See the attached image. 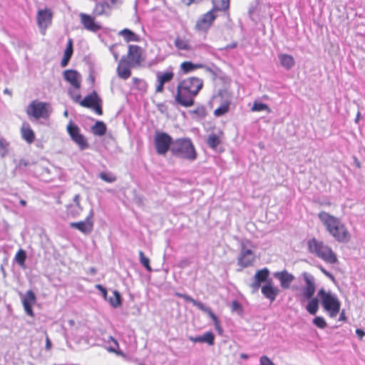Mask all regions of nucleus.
I'll return each instance as SVG.
<instances>
[{
  "instance_id": "56",
  "label": "nucleus",
  "mask_w": 365,
  "mask_h": 365,
  "mask_svg": "<svg viewBox=\"0 0 365 365\" xmlns=\"http://www.w3.org/2000/svg\"><path fill=\"white\" fill-rule=\"evenodd\" d=\"M96 287H97L99 290H101V291L102 292V293H103V294L104 297H106V295H107V291H106V289L104 287H103L101 284H98V285H96Z\"/></svg>"
},
{
  "instance_id": "25",
  "label": "nucleus",
  "mask_w": 365,
  "mask_h": 365,
  "mask_svg": "<svg viewBox=\"0 0 365 365\" xmlns=\"http://www.w3.org/2000/svg\"><path fill=\"white\" fill-rule=\"evenodd\" d=\"M21 136L28 143H32L35 139V134L29 123H24L21 129Z\"/></svg>"
},
{
  "instance_id": "5",
  "label": "nucleus",
  "mask_w": 365,
  "mask_h": 365,
  "mask_svg": "<svg viewBox=\"0 0 365 365\" xmlns=\"http://www.w3.org/2000/svg\"><path fill=\"white\" fill-rule=\"evenodd\" d=\"M318 297L320 298L321 303L324 309L329 314L331 318L336 317L339 312L341 303L336 295L321 289L318 292Z\"/></svg>"
},
{
  "instance_id": "41",
  "label": "nucleus",
  "mask_w": 365,
  "mask_h": 365,
  "mask_svg": "<svg viewBox=\"0 0 365 365\" xmlns=\"http://www.w3.org/2000/svg\"><path fill=\"white\" fill-rule=\"evenodd\" d=\"M139 257H140V262L141 263V264L145 267V268L150 272L151 271V267L150 266V259L149 258H148L147 257H145L144 255V253L143 251H140L139 252Z\"/></svg>"
},
{
  "instance_id": "47",
  "label": "nucleus",
  "mask_w": 365,
  "mask_h": 365,
  "mask_svg": "<svg viewBox=\"0 0 365 365\" xmlns=\"http://www.w3.org/2000/svg\"><path fill=\"white\" fill-rule=\"evenodd\" d=\"M269 109V107L267 104L259 103V102H255L252 107V111H262V110H267Z\"/></svg>"
},
{
  "instance_id": "27",
  "label": "nucleus",
  "mask_w": 365,
  "mask_h": 365,
  "mask_svg": "<svg viewBox=\"0 0 365 365\" xmlns=\"http://www.w3.org/2000/svg\"><path fill=\"white\" fill-rule=\"evenodd\" d=\"M73 53V41L71 39H69L67 43V47L64 51L63 57L61 62V66L62 67H66Z\"/></svg>"
},
{
  "instance_id": "62",
  "label": "nucleus",
  "mask_w": 365,
  "mask_h": 365,
  "mask_svg": "<svg viewBox=\"0 0 365 365\" xmlns=\"http://www.w3.org/2000/svg\"><path fill=\"white\" fill-rule=\"evenodd\" d=\"M345 318H346V317H345L344 311H343V312L341 313L340 316H339V320H341H341H344V319H345Z\"/></svg>"
},
{
  "instance_id": "19",
  "label": "nucleus",
  "mask_w": 365,
  "mask_h": 365,
  "mask_svg": "<svg viewBox=\"0 0 365 365\" xmlns=\"http://www.w3.org/2000/svg\"><path fill=\"white\" fill-rule=\"evenodd\" d=\"M262 294L271 302H274L277 296L279 293V289L273 286L272 282H268L266 284L263 285L261 289Z\"/></svg>"
},
{
  "instance_id": "48",
  "label": "nucleus",
  "mask_w": 365,
  "mask_h": 365,
  "mask_svg": "<svg viewBox=\"0 0 365 365\" xmlns=\"http://www.w3.org/2000/svg\"><path fill=\"white\" fill-rule=\"evenodd\" d=\"M260 365H275L267 356H262L259 359Z\"/></svg>"
},
{
  "instance_id": "49",
  "label": "nucleus",
  "mask_w": 365,
  "mask_h": 365,
  "mask_svg": "<svg viewBox=\"0 0 365 365\" xmlns=\"http://www.w3.org/2000/svg\"><path fill=\"white\" fill-rule=\"evenodd\" d=\"M319 269L321 272L327 277H329L330 279H331L333 282L335 280L334 277L332 274H331L329 272L326 270L322 266H319Z\"/></svg>"
},
{
  "instance_id": "52",
  "label": "nucleus",
  "mask_w": 365,
  "mask_h": 365,
  "mask_svg": "<svg viewBox=\"0 0 365 365\" xmlns=\"http://www.w3.org/2000/svg\"><path fill=\"white\" fill-rule=\"evenodd\" d=\"M189 339L192 342H200L202 343V335L197 336H189Z\"/></svg>"
},
{
  "instance_id": "63",
  "label": "nucleus",
  "mask_w": 365,
  "mask_h": 365,
  "mask_svg": "<svg viewBox=\"0 0 365 365\" xmlns=\"http://www.w3.org/2000/svg\"><path fill=\"white\" fill-rule=\"evenodd\" d=\"M240 357L243 359H247L248 355H247L246 354H241Z\"/></svg>"
},
{
  "instance_id": "35",
  "label": "nucleus",
  "mask_w": 365,
  "mask_h": 365,
  "mask_svg": "<svg viewBox=\"0 0 365 365\" xmlns=\"http://www.w3.org/2000/svg\"><path fill=\"white\" fill-rule=\"evenodd\" d=\"M67 131L69 135L71 136L72 140L76 136H79L81 135V133H80L79 128L76 125L72 123L71 122H70L69 124L67 125Z\"/></svg>"
},
{
  "instance_id": "60",
  "label": "nucleus",
  "mask_w": 365,
  "mask_h": 365,
  "mask_svg": "<svg viewBox=\"0 0 365 365\" xmlns=\"http://www.w3.org/2000/svg\"><path fill=\"white\" fill-rule=\"evenodd\" d=\"M51 347V342L48 338V336H46V349L47 350H49Z\"/></svg>"
},
{
  "instance_id": "54",
  "label": "nucleus",
  "mask_w": 365,
  "mask_h": 365,
  "mask_svg": "<svg viewBox=\"0 0 365 365\" xmlns=\"http://www.w3.org/2000/svg\"><path fill=\"white\" fill-rule=\"evenodd\" d=\"M110 51H111L114 58L115 61L118 60V53L117 51H115V46H112L110 48Z\"/></svg>"
},
{
  "instance_id": "1",
  "label": "nucleus",
  "mask_w": 365,
  "mask_h": 365,
  "mask_svg": "<svg viewBox=\"0 0 365 365\" xmlns=\"http://www.w3.org/2000/svg\"><path fill=\"white\" fill-rule=\"evenodd\" d=\"M202 79L189 77L180 81L177 87L175 101L180 106L187 108L194 105V99L203 87Z\"/></svg>"
},
{
  "instance_id": "46",
  "label": "nucleus",
  "mask_w": 365,
  "mask_h": 365,
  "mask_svg": "<svg viewBox=\"0 0 365 365\" xmlns=\"http://www.w3.org/2000/svg\"><path fill=\"white\" fill-rule=\"evenodd\" d=\"M133 84L139 89V90H145L147 88L146 82L143 80L138 78H133Z\"/></svg>"
},
{
  "instance_id": "58",
  "label": "nucleus",
  "mask_w": 365,
  "mask_h": 365,
  "mask_svg": "<svg viewBox=\"0 0 365 365\" xmlns=\"http://www.w3.org/2000/svg\"><path fill=\"white\" fill-rule=\"evenodd\" d=\"M111 339H112V341H113V344H114V345H115V347H114V346H111V347L109 349V350H110V351H113V352H115V347H118V344L117 341H116V340H115L114 339L111 338Z\"/></svg>"
},
{
  "instance_id": "13",
  "label": "nucleus",
  "mask_w": 365,
  "mask_h": 365,
  "mask_svg": "<svg viewBox=\"0 0 365 365\" xmlns=\"http://www.w3.org/2000/svg\"><path fill=\"white\" fill-rule=\"evenodd\" d=\"M93 215V210L91 209L85 220L71 222L70 224L71 227L76 228L83 234L91 233L93 228V222L92 221Z\"/></svg>"
},
{
  "instance_id": "6",
  "label": "nucleus",
  "mask_w": 365,
  "mask_h": 365,
  "mask_svg": "<svg viewBox=\"0 0 365 365\" xmlns=\"http://www.w3.org/2000/svg\"><path fill=\"white\" fill-rule=\"evenodd\" d=\"M63 76L64 79L71 85L72 89H69L68 93L75 102H78L81 95L76 93L79 90L81 85L82 76L76 70L68 69L63 71Z\"/></svg>"
},
{
  "instance_id": "23",
  "label": "nucleus",
  "mask_w": 365,
  "mask_h": 365,
  "mask_svg": "<svg viewBox=\"0 0 365 365\" xmlns=\"http://www.w3.org/2000/svg\"><path fill=\"white\" fill-rule=\"evenodd\" d=\"M111 11V6L107 1L97 3L93 9L94 16L109 15Z\"/></svg>"
},
{
  "instance_id": "39",
  "label": "nucleus",
  "mask_w": 365,
  "mask_h": 365,
  "mask_svg": "<svg viewBox=\"0 0 365 365\" xmlns=\"http://www.w3.org/2000/svg\"><path fill=\"white\" fill-rule=\"evenodd\" d=\"M175 46L179 50H188L190 48L189 42L187 40L180 38H177L175 41Z\"/></svg>"
},
{
  "instance_id": "14",
  "label": "nucleus",
  "mask_w": 365,
  "mask_h": 365,
  "mask_svg": "<svg viewBox=\"0 0 365 365\" xmlns=\"http://www.w3.org/2000/svg\"><path fill=\"white\" fill-rule=\"evenodd\" d=\"M302 277L306 284L302 289L303 295L305 298L310 299L316 291L315 279L312 274L308 272L302 273Z\"/></svg>"
},
{
  "instance_id": "17",
  "label": "nucleus",
  "mask_w": 365,
  "mask_h": 365,
  "mask_svg": "<svg viewBox=\"0 0 365 365\" xmlns=\"http://www.w3.org/2000/svg\"><path fill=\"white\" fill-rule=\"evenodd\" d=\"M185 301L191 302L194 306L197 307L200 310L207 313L209 317L213 320L216 329L219 327V322L216 315L212 312L210 308L206 307L203 303L197 301L192 298L191 297L184 294L182 297Z\"/></svg>"
},
{
  "instance_id": "61",
  "label": "nucleus",
  "mask_w": 365,
  "mask_h": 365,
  "mask_svg": "<svg viewBox=\"0 0 365 365\" xmlns=\"http://www.w3.org/2000/svg\"><path fill=\"white\" fill-rule=\"evenodd\" d=\"M201 1H202V0H188V1H187V5H190V4H192V3H199V2H200Z\"/></svg>"
},
{
  "instance_id": "8",
  "label": "nucleus",
  "mask_w": 365,
  "mask_h": 365,
  "mask_svg": "<svg viewBox=\"0 0 365 365\" xmlns=\"http://www.w3.org/2000/svg\"><path fill=\"white\" fill-rule=\"evenodd\" d=\"M232 98V93L227 89L219 90L212 98L213 103L216 102L220 104L219 107L215 110L214 115L220 117L227 113L229 111Z\"/></svg>"
},
{
  "instance_id": "18",
  "label": "nucleus",
  "mask_w": 365,
  "mask_h": 365,
  "mask_svg": "<svg viewBox=\"0 0 365 365\" xmlns=\"http://www.w3.org/2000/svg\"><path fill=\"white\" fill-rule=\"evenodd\" d=\"M174 73L172 71L158 72L157 73V81L155 92L162 93L164 91V85L173 80Z\"/></svg>"
},
{
  "instance_id": "21",
  "label": "nucleus",
  "mask_w": 365,
  "mask_h": 365,
  "mask_svg": "<svg viewBox=\"0 0 365 365\" xmlns=\"http://www.w3.org/2000/svg\"><path fill=\"white\" fill-rule=\"evenodd\" d=\"M274 276L276 279L279 280L280 285L283 289H288L294 279V275L287 272L286 270L275 272Z\"/></svg>"
},
{
  "instance_id": "32",
  "label": "nucleus",
  "mask_w": 365,
  "mask_h": 365,
  "mask_svg": "<svg viewBox=\"0 0 365 365\" xmlns=\"http://www.w3.org/2000/svg\"><path fill=\"white\" fill-rule=\"evenodd\" d=\"M269 274V271L267 268L262 269L256 272L255 274V279L258 282H264L267 281Z\"/></svg>"
},
{
  "instance_id": "34",
  "label": "nucleus",
  "mask_w": 365,
  "mask_h": 365,
  "mask_svg": "<svg viewBox=\"0 0 365 365\" xmlns=\"http://www.w3.org/2000/svg\"><path fill=\"white\" fill-rule=\"evenodd\" d=\"M108 301L110 305L114 308H117L118 307L120 306L121 297L120 293L116 290L113 291V296L109 298Z\"/></svg>"
},
{
  "instance_id": "12",
  "label": "nucleus",
  "mask_w": 365,
  "mask_h": 365,
  "mask_svg": "<svg viewBox=\"0 0 365 365\" xmlns=\"http://www.w3.org/2000/svg\"><path fill=\"white\" fill-rule=\"evenodd\" d=\"M95 16L85 13L79 14L80 21L83 27L93 33H96L102 29L101 24L96 21Z\"/></svg>"
},
{
  "instance_id": "24",
  "label": "nucleus",
  "mask_w": 365,
  "mask_h": 365,
  "mask_svg": "<svg viewBox=\"0 0 365 365\" xmlns=\"http://www.w3.org/2000/svg\"><path fill=\"white\" fill-rule=\"evenodd\" d=\"M278 58L280 65L287 70L291 69L295 64L294 58L291 55L279 53Z\"/></svg>"
},
{
  "instance_id": "45",
  "label": "nucleus",
  "mask_w": 365,
  "mask_h": 365,
  "mask_svg": "<svg viewBox=\"0 0 365 365\" xmlns=\"http://www.w3.org/2000/svg\"><path fill=\"white\" fill-rule=\"evenodd\" d=\"M99 177L107 182H113L116 180V178L113 174L105 172L101 173Z\"/></svg>"
},
{
  "instance_id": "30",
  "label": "nucleus",
  "mask_w": 365,
  "mask_h": 365,
  "mask_svg": "<svg viewBox=\"0 0 365 365\" xmlns=\"http://www.w3.org/2000/svg\"><path fill=\"white\" fill-rule=\"evenodd\" d=\"M212 4L213 11L215 10L225 11L229 8L230 0H212Z\"/></svg>"
},
{
  "instance_id": "64",
  "label": "nucleus",
  "mask_w": 365,
  "mask_h": 365,
  "mask_svg": "<svg viewBox=\"0 0 365 365\" xmlns=\"http://www.w3.org/2000/svg\"><path fill=\"white\" fill-rule=\"evenodd\" d=\"M19 203H20V205H22V206H26V200H21L19 201Z\"/></svg>"
},
{
  "instance_id": "28",
  "label": "nucleus",
  "mask_w": 365,
  "mask_h": 365,
  "mask_svg": "<svg viewBox=\"0 0 365 365\" xmlns=\"http://www.w3.org/2000/svg\"><path fill=\"white\" fill-rule=\"evenodd\" d=\"M306 309L312 315H314L319 309V299L316 297L309 299Z\"/></svg>"
},
{
  "instance_id": "7",
  "label": "nucleus",
  "mask_w": 365,
  "mask_h": 365,
  "mask_svg": "<svg viewBox=\"0 0 365 365\" xmlns=\"http://www.w3.org/2000/svg\"><path fill=\"white\" fill-rule=\"evenodd\" d=\"M52 112L51 106L45 102L33 101L26 108V113L29 116L35 119H48Z\"/></svg>"
},
{
  "instance_id": "53",
  "label": "nucleus",
  "mask_w": 365,
  "mask_h": 365,
  "mask_svg": "<svg viewBox=\"0 0 365 365\" xmlns=\"http://www.w3.org/2000/svg\"><path fill=\"white\" fill-rule=\"evenodd\" d=\"M356 334L360 340H361L362 338L365 336V332L361 329H357L356 330Z\"/></svg>"
},
{
  "instance_id": "22",
  "label": "nucleus",
  "mask_w": 365,
  "mask_h": 365,
  "mask_svg": "<svg viewBox=\"0 0 365 365\" xmlns=\"http://www.w3.org/2000/svg\"><path fill=\"white\" fill-rule=\"evenodd\" d=\"M82 210L83 208L80 204V195L76 194L73 197V204L67 207L68 214L75 217L78 216Z\"/></svg>"
},
{
  "instance_id": "43",
  "label": "nucleus",
  "mask_w": 365,
  "mask_h": 365,
  "mask_svg": "<svg viewBox=\"0 0 365 365\" xmlns=\"http://www.w3.org/2000/svg\"><path fill=\"white\" fill-rule=\"evenodd\" d=\"M215 336L210 332H206L203 335H202V343H207L209 345H212L214 344Z\"/></svg>"
},
{
  "instance_id": "10",
  "label": "nucleus",
  "mask_w": 365,
  "mask_h": 365,
  "mask_svg": "<svg viewBox=\"0 0 365 365\" xmlns=\"http://www.w3.org/2000/svg\"><path fill=\"white\" fill-rule=\"evenodd\" d=\"M172 138L167 133L157 131L154 138L156 152L158 154L164 155L169 149L171 150L173 142Z\"/></svg>"
},
{
  "instance_id": "55",
  "label": "nucleus",
  "mask_w": 365,
  "mask_h": 365,
  "mask_svg": "<svg viewBox=\"0 0 365 365\" xmlns=\"http://www.w3.org/2000/svg\"><path fill=\"white\" fill-rule=\"evenodd\" d=\"M188 264H189V261H188V259H182L179 262V267H182V268L187 267Z\"/></svg>"
},
{
  "instance_id": "40",
  "label": "nucleus",
  "mask_w": 365,
  "mask_h": 365,
  "mask_svg": "<svg viewBox=\"0 0 365 365\" xmlns=\"http://www.w3.org/2000/svg\"><path fill=\"white\" fill-rule=\"evenodd\" d=\"M207 143L210 148L215 149L220 143V140L217 135L212 134L208 136Z\"/></svg>"
},
{
  "instance_id": "20",
  "label": "nucleus",
  "mask_w": 365,
  "mask_h": 365,
  "mask_svg": "<svg viewBox=\"0 0 365 365\" xmlns=\"http://www.w3.org/2000/svg\"><path fill=\"white\" fill-rule=\"evenodd\" d=\"M132 67L133 66L125 61V57L123 56L117 68L118 76L123 79H128L131 75L130 68Z\"/></svg>"
},
{
  "instance_id": "16",
  "label": "nucleus",
  "mask_w": 365,
  "mask_h": 365,
  "mask_svg": "<svg viewBox=\"0 0 365 365\" xmlns=\"http://www.w3.org/2000/svg\"><path fill=\"white\" fill-rule=\"evenodd\" d=\"M125 57V61H128L130 65L137 66L141 61V48L137 45H130L128 51Z\"/></svg>"
},
{
  "instance_id": "37",
  "label": "nucleus",
  "mask_w": 365,
  "mask_h": 365,
  "mask_svg": "<svg viewBox=\"0 0 365 365\" xmlns=\"http://www.w3.org/2000/svg\"><path fill=\"white\" fill-rule=\"evenodd\" d=\"M26 259V252L24 250L20 249L15 255V261L20 267H24Z\"/></svg>"
},
{
  "instance_id": "50",
  "label": "nucleus",
  "mask_w": 365,
  "mask_h": 365,
  "mask_svg": "<svg viewBox=\"0 0 365 365\" xmlns=\"http://www.w3.org/2000/svg\"><path fill=\"white\" fill-rule=\"evenodd\" d=\"M232 311H240L241 310V305L237 301H233L231 304Z\"/></svg>"
},
{
  "instance_id": "9",
  "label": "nucleus",
  "mask_w": 365,
  "mask_h": 365,
  "mask_svg": "<svg viewBox=\"0 0 365 365\" xmlns=\"http://www.w3.org/2000/svg\"><path fill=\"white\" fill-rule=\"evenodd\" d=\"M251 248L252 245L250 241H242L240 252L237 258V264L240 266L247 267L252 265L255 261V255Z\"/></svg>"
},
{
  "instance_id": "11",
  "label": "nucleus",
  "mask_w": 365,
  "mask_h": 365,
  "mask_svg": "<svg viewBox=\"0 0 365 365\" xmlns=\"http://www.w3.org/2000/svg\"><path fill=\"white\" fill-rule=\"evenodd\" d=\"M52 16L53 14L48 9L38 11L36 21L42 35H45L46 29L51 24Z\"/></svg>"
},
{
  "instance_id": "2",
  "label": "nucleus",
  "mask_w": 365,
  "mask_h": 365,
  "mask_svg": "<svg viewBox=\"0 0 365 365\" xmlns=\"http://www.w3.org/2000/svg\"><path fill=\"white\" fill-rule=\"evenodd\" d=\"M318 217L325 227L327 231L339 242H347L350 240V234L345 225L336 217L322 211Z\"/></svg>"
},
{
  "instance_id": "3",
  "label": "nucleus",
  "mask_w": 365,
  "mask_h": 365,
  "mask_svg": "<svg viewBox=\"0 0 365 365\" xmlns=\"http://www.w3.org/2000/svg\"><path fill=\"white\" fill-rule=\"evenodd\" d=\"M309 251L328 264H334L337 257L331 248L323 242L313 238L308 242Z\"/></svg>"
},
{
  "instance_id": "57",
  "label": "nucleus",
  "mask_w": 365,
  "mask_h": 365,
  "mask_svg": "<svg viewBox=\"0 0 365 365\" xmlns=\"http://www.w3.org/2000/svg\"><path fill=\"white\" fill-rule=\"evenodd\" d=\"M261 282H258L257 280L255 279V282L252 284V287L255 289H257L260 287Z\"/></svg>"
},
{
  "instance_id": "15",
  "label": "nucleus",
  "mask_w": 365,
  "mask_h": 365,
  "mask_svg": "<svg viewBox=\"0 0 365 365\" xmlns=\"http://www.w3.org/2000/svg\"><path fill=\"white\" fill-rule=\"evenodd\" d=\"M211 10L203 14L196 22L195 29L199 31H207L215 21L216 16Z\"/></svg>"
},
{
  "instance_id": "51",
  "label": "nucleus",
  "mask_w": 365,
  "mask_h": 365,
  "mask_svg": "<svg viewBox=\"0 0 365 365\" xmlns=\"http://www.w3.org/2000/svg\"><path fill=\"white\" fill-rule=\"evenodd\" d=\"M24 306V310L26 312V313L31 316V317H33L34 316V312H33V310H32V306L33 305H23Z\"/></svg>"
},
{
  "instance_id": "31",
  "label": "nucleus",
  "mask_w": 365,
  "mask_h": 365,
  "mask_svg": "<svg viewBox=\"0 0 365 365\" xmlns=\"http://www.w3.org/2000/svg\"><path fill=\"white\" fill-rule=\"evenodd\" d=\"M202 64H195L190 61L182 62L180 65V68H181L182 71L185 73H187L189 72H191L194 70H196V69L202 68Z\"/></svg>"
},
{
  "instance_id": "29",
  "label": "nucleus",
  "mask_w": 365,
  "mask_h": 365,
  "mask_svg": "<svg viewBox=\"0 0 365 365\" xmlns=\"http://www.w3.org/2000/svg\"><path fill=\"white\" fill-rule=\"evenodd\" d=\"M92 132L98 136L103 135L106 132V125L102 121H97L92 127Z\"/></svg>"
},
{
  "instance_id": "38",
  "label": "nucleus",
  "mask_w": 365,
  "mask_h": 365,
  "mask_svg": "<svg viewBox=\"0 0 365 365\" xmlns=\"http://www.w3.org/2000/svg\"><path fill=\"white\" fill-rule=\"evenodd\" d=\"M73 140L78 145L81 150H85L88 148V143L82 134L76 136Z\"/></svg>"
},
{
  "instance_id": "36",
  "label": "nucleus",
  "mask_w": 365,
  "mask_h": 365,
  "mask_svg": "<svg viewBox=\"0 0 365 365\" xmlns=\"http://www.w3.org/2000/svg\"><path fill=\"white\" fill-rule=\"evenodd\" d=\"M36 302V296L34 293L29 290L26 292L23 300V305H34Z\"/></svg>"
},
{
  "instance_id": "42",
  "label": "nucleus",
  "mask_w": 365,
  "mask_h": 365,
  "mask_svg": "<svg viewBox=\"0 0 365 365\" xmlns=\"http://www.w3.org/2000/svg\"><path fill=\"white\" fill-rule=\"evenodd\" d=\"M9 143L4 138H0V156L5 157L8 153Z\"/></svg>"
},
{
  "instance_id": "44",
  "label": "nucleus",
  "mask_w": 365,
  "mask_h": 365,
  "mask_svg": "<svg viewBox=\"0 0 365 365\" xmlns=\"http://www.w3.org/2000/svg\"><path fill=\"white\" fill-rule=\"evenodd\" d=\"M313 324L319 329H324L327 324L322 317H316L313 319Z\"/></svg>"
},
{
  "instance_id": "33",
  "label": "nucleus",
  "mask_w": 365,
  "mask_h": 365,
  "mask_svg": "<svg viewBox=\"0 0 365 365\" xmlns=\"http://www.w3.org/2000/svg\"><path fill=\"white\" fill-rule=\"evenodd\" d=\"M120 34L124 37L125 40L129 41H137V35L129 29H125L120 31Z\"/></svg>"
},
{
  "instance_id": "26",
  "label": "nucleus",
  "mask_w": 365,
  "mask_h": 365,
  "mask_svg": "<svg viewBox=\"0 0 365 365\" xmlns=\"http://www.w3.org/2000/svg\"><path fill=\"white\" fill-rule=\"evenodd\" d=\"M99 98L96 92L86 96L81 101L80 105L86 108H94L98 103Z\"/></svg>"
},
{
  "instance_id": "59",
  "label": "nucleus",
  "mask_w": 365,
  "mask_h": 365,
  "mask_svg": "<svg viewBox=\"0 0 365 365\" xmlns=\"http://www.w3.org/2000/svg\"><path fill=\"white\" fill-rule=\"evenodd\" d=\"M95 111L98 114V115H101L102 114V109L101 108V106L97 103L96 106L93 108Z\"/></svg>"
},
{
  "instance_id": "4",
  "label": "nucleus",
  "mask_w": 365,
  "mask_h": 365,
  "mask_svg": "<svg viewBox=\"0 0 365 365\" xmlns=\"http://www.w3.org/2000/svg\"><path fill=\"white\" fill-rule=\"evenodd\" d=\"M171 152L176 157L192 161L197 157L194 145L188 138L175 140L172 144Z\"/></svg>"
}]
</instances>
